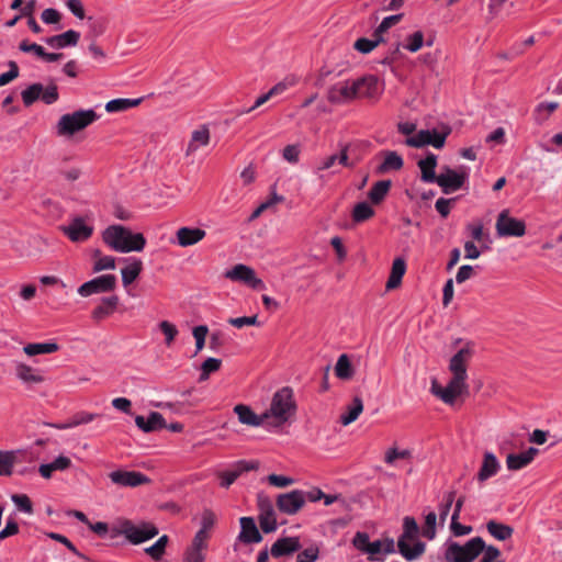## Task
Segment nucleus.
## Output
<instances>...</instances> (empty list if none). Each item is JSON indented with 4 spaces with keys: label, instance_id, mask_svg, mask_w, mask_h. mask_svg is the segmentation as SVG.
Returning <instances> with one entry per match:
<instances>
[{
    "label": "nucleus",
    "instance_id": "obj_20",
    "mask_svg": "<svg viewBox=\"0 0 562 562\" xmlns=\"http://www.w3.org/2000/svg\"><path fill=\"white\" fill-rule=\"evenodd\" d=\"M301 549V543L296 537H284L278 539L270 549L272 558L278 559L289 557Z\"/></svg>",
    "mask_w": 562,
    "mask_h": 562
},
{
    "label": "nucleus",
    "instance_id": "obj_64",
    "mask_svg": "<svg viewBox=\"0 0 562 562\" xmlns=\"http://www.w3.org/2000/svg\"><path fill=\"white\" fill-rule=\"evenodd\" d=\"M318 558V549L315 547H310L297 555V562H315Z\"/></svg>",
    "mask_w": 562,
    "mask_h": 562
},
{
    "label": "nucleus",
    "instance_id": "obj_45",
    "mask_svg": "<svg viewBox=\"0 0 562 562\" xmlns=\"http://www.w3.org/2000/svg\"><path fill=\"white\" fill-rule=\"evenodd\" d=\"M139 103V99H114L105 104V110L109 113L123 112L138 105Z\"/></svg>",
    "mask_w": 562,
    "mask_h": 562
},
{
    "label": "nucleus",
    "instance_id": "obj_54",
    "mask_svg": "<svg viewBox=\"0 0 562 562\" xmlns=\"http://www.w3.org/2000/svg\"><path fill=\"white\" fill-rule=\"evenodd\" d=\"M436 521H437V515L434 512H430L427 514L425 518V524L422 528V535L431 540L435 538L436 535Z\"/></svg>",
    "mask_w": 562,
    "mask_h": 562
},
{
    "label": "nucleus",
    "instance_id": "obj_46",
    "mask_svg": "<svg viewBox=\"0 0 562 562\" xmlns=\"http://www.w3.org/2000/svg\"><path fill=\"white\" fill-rule=\"evenodd\" d=\"M335 374L341 380H349L353 375V369L347 355L339 356L335 366Z\"/></svg>",
    "mask_w": 562,
    "mask_h": 562
},
{
    "label": "nucleus",
    "instance_id": "obj_32",
    "mask_svg": "<svg viewBox=\"0 0 562 562\" xmlns=\"http://www.w3.org/2000/svg\"><path fill=\"white\" fill-rule=\"evenodd\" d=\"M80 38V33L74 30H68L63 34L54 35L45 40V42L54 48H64L67 46L77 45Z\"/></svg>",
    "mask_w": 562,
    "mask_h": 562
},
{
    "label": "nucleus",
    "instance_id": "obj_28",
    "mask_svg": "<svg viewBox=\"0 0 562 562\" xmlns=\"http://www.w3.org/2000/svg\"><path fill=\"white\" fill-rule=\"evenodd\" d=\"M394 552L395 543L391 538L370 542L369 547L367 548V553L369 554V560L371 561H382V559L379 557L380 554H390Z\"/></svg>",
    "mask_w": 562,
    "mask_h": 562
},
{
    "label": "nucleus",
    "instance_id": "obj_50",
    "mask_svg": "<svg viewBox=\"0 0 562 562\" xmlns=\"http://www.w3.org/2000/svg\"><path fill=\"white\" fill-rule=\"evenodd\" d=\"M222 361L216 358H207L201 366V374L199 378L200 382H204L209 379L211 373L220 370Z\"/></svg>",
    "mask_w": 562,
    "mask_h": 562
},
{
    "label": "nucleus",
    "instance_id": "obj_42",
    "mask_svg": "<svg viewBox=\"0 0 562 562\" xmlns=\"http://www.w3.org/2000/svg\"><path fill=\"white\" fill-rule=\"evenodd\" d=\"M363 411L362 400L358 396L353 397L350 405L347 406V413L340 416V423L348 426L356 422Z\"/></svg>",
    "mask_w": 562,
    "mask_h": 562
},
{
    "label": "nucleus",
    "instance_id": "obj_23",
    "mask_svg": "<svg viewBox=\"0 0 562 562\" xmlns=\"http://www.w3.org/2000/svg\"><path fill=\"white\" fill-rule=\"evenodd\" d=\"M177 241L178 245L181 247H189L198 244L201 241L205 235L206 232L199 227H180L177 233Z\"/></svg>",
    "mask_w": 562,
    "mask_h": 562
},
{
    "label": "nucleus",
    "instance_id": "obj_19",
    "mask_svg": "<svg viewBox=\"0 0 562 562\" xmlns=\"http://www.w3.org/2000/svg\"><path fill=\"white\" fill-rule=\"evenodd\" d=\"M355 93L352 81H344L329 88L327 99L330 103L341 104L353 100Z\"/></svg>",
    "mask_w": 562,
    "mask_h": 562
},
{
    "label": "nucleus",
    "instance_id": "obj_39",
    "mask_svg": "<svg viewBox=\"0 0 562 562\" xmlns=\"http://www.w3.org/2000/svg\"><path fill=\"white\" fill-rule=\"evenodd\" d=\"M16 376L26 384H38L44 382V378L35 369L25 364L18 363L15 367Z\"/></svg>",
    "mask_w": 562,
    "mask_h": 562
},
{
    "label": "nucleus",
    "instance_id": "obj_10",
    "mask_svg": "<svg viewBox=\"0 0 562 562\" xmlns=\"http://www.w3.org/2000/svg\"><path fill=\"white\" fill-rule=\"evenodd\" d=\"M116 288V277L113 274H103L78 288V294L87 297L92 294L111 292Z\"/></svg>",
    "mask_w": 562,
    "mask_h": 562
},
{
    "label": "nucleus",
    "instance_id": "obj_4",
    "mask_svg": "<svg viewBox=\"0 0 562 562\" xmlns=\"http://www.w3.org/2000/svg\"><path fill=\"white\" fill-rule=\"evenodd\" d=\"M99 119V115L91 109L78 110L60 116L57 123V134L59 136H72L85 130Z\"/></svg>",
    "mask_w": 562,
    "mask_h": 562
},
{
    "label": "nucleus",
    "instance_id": "obj_3",
    "mask_svg": "<svg viewBox=\"0 0 562 562\" xmlns=\"http://www.w3.org/2000/svg\"><path fill=\"white\" fill-rule=\"evenodd\" d=\"M419 527L413 517L406 516L403 522V533L397 541L400 553L408 561L419 558L425 552V543L417 541Z\"/></svg>",
    "mask_w": 562,
    "mask_h": 562
},
{
    "label": "nucleus",
    "instance_id": "obj_58",
    "mask_svg": "<svg viewBox=\"0 0 562 562\" xmlns=\"http://www.w3.org/2000/svg\"><path fill=\"white\" fill-rule=\"evenodd\" d=\"M423 44L424 34L417 31L407 37V44L404 47L412 53H416L423 47Z\"/></svg>",
    "mask_w": 562,
    "mask_h": 562
},
{
    "label": "nucleus",
    "instance_id": "obj_30",
    "mask_svg": "<svg viewBox=\"0 0 562 562\" xmlns=\"http://www.w3.org/2000/svg\"><path fill=\"white\" fill-rule=\"evenodd\" d=\"M255 469L254 465L248 464L245 461L237 462L232 470L218 473L221 479V486L228 488L241 473Z\"/></svg>",
    "mask_w": 562,
    "mask_h": 562
},
{
    "label": "nucleus",
    "instance_id": "obj_34",
    "mask_svg": "<svg viewBox=\"0 0 562 562\" xmlns=\"http://www.w3.org/2000/svg\"><path fill=\"white\" fill-rule=\"evenodd\" d=\"M467 231L470 233L473 241H477L482 250H490L492 239L488 233H484L483 224L481 222L471 223L467 225Z\"/></svg>",
    "mask_w": 562,
    "mask_h": 562
},
{
    "label": "nucleus",
    "instance_id": "obj_24",
    "mask_svg": "<svg viewBox=\"0 0 562 562\" xmlns=\"http://www.w3.org/2000/svg\"><path fill=\"white\" fill-rule=\"evenodd\" d=\"M501 469L499 461L493 452L486 451L483 456L482 465L476 474L480 483L487 481L496 475Z\"/></svg>",
    "mask_w": 562,
    "mask_h": 562
},
{
    "label": "nucleus",
    "instance_id": "obj_36",
    "mask_svg": "<svg viewBox=\"0 0 562 562\" xmlns=\"http://www.w3.org/2000/svg\"><path fill=\"white\" fill-rule=\"evenodd\" d=\"M459 372L464 373L468 369V362L475 355L476 344L472 340L463 341L459 338Z\"/></svg>",
    "mask_w": 562,
    "mask_h": 562
},
{
    "label": "nucleus",
    "instance_id": "obj_60",
    "mask_svg": "<svg viewBox=\"0 0 562 562\" xmlns=\"http://www.w3.org/2000/svg\"><path fill=\"white\" fill-rule=\"evenodd\" d=\"M468 373H459V405L471 396L470 384L467 382Z\"/></svg>",
    "mask_w": 562,
    "mask_h": 562
},
{
    "label": "nucleus",
    "instance_id": "obj_61",
    "mask_svg": "<svg viewBox=\"0 0 562 562\" xmlns=\"http://www.w3.org/2000/svg\"><path fill=\"white\" fill-rule=\"evenodd\" d=\"M228 324L236 328H243L244 326H256L259 325L258 317L256 315L254 316H243V317H236V318H229Z\"/></svg>",
    "mask_w": 562,
    "mask_h": 562
},
{
    "label": "nucleus",
    "instance_id": "obj_9",
    "mask_svg": "<svg viewBox=\"0 0 562 562\" xmlns=\"http://www.w3.org/2000/svg\"><path fill=\"white\" fill-rule=\"evenodd\" d=\"M306 503V495L304 491L293 490L288 493L278 495L276 506L279 512L285 515L297 514Z\"/></svg>",
    "mask_w": 562,
    "mask_h": 562
},
{
    "label": "nucleus",
    "instance_id": "obj_49",
    "mask_svg": "<svg viewBox=\"0 0 562 562\" xmlns=\"http://www.w3.org/2000/svg\"><path fill=\"white\" fill-rule=\"evenodd\" d=\"M435 182L443 189L445 193H450L457 189V171L448 170L447 175L441 173L437 176V180Z\"/></svg>",
    "mask_w": 562,
    "mask_h": 562
},
{
    "label": "nucleus",
    "instance_id": "obj_13",
    "mask_svg": "<svg viewBox=\"0 0 562 562\" xmlns=\"http://www.w3.org/2000/svg\"><path fill=\"white\" fill-rule=\"evenodd\" d=\"M446 133H439L436 130H422L415 135L407 137L405 144L417 148L426 145H431L435 148H442L446 143Z\"/></svg>",
    "mask_w": 562,
    "mask_h": 562
},
{
    "label": "nucleus",
    "instance_id": "obj_8",
    "mask_svg": "<svg viewBox=\"0 0 562 562\" xmlns=\"http://www.w3.org/2000/svg\"><path fill=\"white\" fill-rule=\"evenodd\" d=\"M495 228L501 237H521L526 234L525 221L512 217L508 210L498 214Z\"/></svg>",
    "mask_w": 562,
    "mask_h": 562
},
{
    "label": "nucleus",
    "instance_id": "obj_18",
    "mask_svg": "<svg viewBox=\"0 0 562 562\" xmlns=\"http://www.w3.org/2000/svg\"><path fill=\"white\" fill-rule=\"evenodd\" d=\"M486 547L481 537H474L464 544H459V562H473Z\"/></svg>",
    "mask_w": 562,
    "mask_h": 562
},
{
    "label": "nucleus",
    "instance_id": "obj_59",
    "mask_svg": "<svg viewBox=\"0 0 562 562\" xmlns=\"http://www.w3.org/2000/svg\"><path fill=\"white\" fill-rule=\"evenodd\" d=\"M379 45V41H372L370 38L361 37L358 38L353 48L362 54H369L371 53L376 46Z\"/></svg>",
    "mask_w": 562,
    "mask_h": 562
},
{
    "label": "nucleus",
    "instance_id": "obj_14",
    "mask_svg": "<svg viewBox=\"0 0 562 562\" xmlns=\"http://www.w3.org/2000/svg\"><path fill=\"white\" fill-rule=\"evenodd\" d=\"M111 482L122 487H136L147 484L150 480L137 471L116 470L109 473Z\"/></svg>",
    "mask_w": 562,
    "mask_h": 562
},
{
    "label": "nucleus",
    "instance_id": "obj_26",
    "mask_svg": "<svg viewBox=\"0 0 562 562\" xmlns=\"http://www.w3.org/2000/svg\"><path fill=\"white\" fill-rule=\"evenodd\" d=\"M135 424L144 432H153L167 427L164 416L158 412H151L147 418L137 415Z\"/></svg>",
    "mask_w": 562,
    "mask_h": 562
},
{
    "label": "nucleus",
    "instance_id": "obj_56",
    "mask_svg": "<svg viewBox=\"0 0 562 562\" xmlns=\"http://www.w3.org/2000/svg\"><path fill=\"white\" fill-rule=\"evenodd\" d=\"M207 333L209 328L205 325H199L193 328L192 335L195 339V353L200 352L204 348Z\"/></svg>",
    "mask_w": 562,
    "mask_h": 562
},
{
    "label": "nucleus",
    "instance_id": "obj_38",
    "mask_svg": "<svg viewBox=\"0 0 562 562\" xmlns=\"http://www.w3.org/2000/svg\"><path fill=\"white\" fill-rule=\"evenodd\" d=\"M128 265L121 270L124 286L133 283L143 270V262L139 259H125Z\"/></svg>",
    "mask_w": 562,
    "mask_h": 562
},
{
    "label": "nucleus",
    "instance_id": "obj_47",
    "mask_svg": "<svg viewBox=\"0 0 562 562\" xmlns=\"http://www.w3.org/2000/svg\"><path fill=\"white\" fill-rule=\"evenodd\" d=\"M374 215V210L367 203L360 202L355 205L352 211V220L356 223H362L370 220Z\"/></svg>",
    "mask_w": 562,
    "mask_h": 562
},
{
    "label": "nucleus",
    "instance_id": "obj_48",
    "mask_svg": "<svg viewBox=\"0 0 562 562\" xmlns=\"http://www.w3.org/2000/svg\"><path fill=\"white\" fill-rule=\"evenodd\" d=\"M168 541V536H161L153 546L147 547L145 549V553L148 554L155 561H159L165 554Z\"/></svg>",
    "mask_w": 562,
    "mask_h": 562
},
{
    "label": "nucleus",
    "instance_id": "obj_7",
    "mask_svg": "<svg viewBox=\"0 0 562 562\" xmlns=\"http://www.w3.org/2000/svg\"><path fill=\"white\" fill-rule=\"evenodd\" d=\"M449 369L452 376L447 386H442L437 379H432L430 392L443 403L454 405L457 402V353L451 357Z\"/></svg>",
    "mask_w": 562,
    "mask_h": 562
},
{
    "label": "nucleus",
    "instance_id": "obj_21",
    "mask_svg": "<svg viewBox=\"0 0 562 562\" xmlns=\"http://www.w3.org/2000/svg\"><path fill=\"white\" fill-rule=\"evenodd\" d=\"M240 522V532L238 535V540L243 543H259L262 541V536L260 535L254 518L251 517H241L239 519Z\"/></svg>",
    "mask_w": 562,
    "mask_h": 562
},
{
    "label": "nucleus",
    "instance_id": "obj_62",
    "mask_svg": "<svg viewBox=\"0 0 562 562\" xmlns=\"http://www.w3.org/2000/svg\"><path fill=\"white\" fill-rule=\"evenodd\" d=\"M482 554L480 562H503V560H501L502 553L495 546H487Z\"/></svg>",
    "mask_w": 562,
    "mask_h": 562
},
{
    "label": "nucleus",
    "instance_id": "obj_11",
    "mask_svg": "<svg viewBox=\"0 0 562 562\" xmlns=\"http://www.w3.org/2000/svg\"><path fill=\"white\" fill-rule=\"evenodd\" d=\"M257 506L259 510V524L263 532L269 533L277 529V518L272 502L270 498L260 493L257 497Z\"/></svg>",
    "mask_w": 562,
    "mask_h": 562
},
{
    "label": "nucleus",
    "instance_id": "obj_12",
    "mask_svg": "<svg viewBox=\"0 0 562 562\" xmlns=\"http://www.w3.org/2000/svg\"><path fill=\"white\" fill-rule=\"evenodd\" d=\"M225 278L243 282L255 290L265 289V283L256 277L255 270L246 265L238 263L225 272Z\"/></svg>",
    "mask_w": 562,
    "mask_h": 562
},
{
    "label": "nucleus",
    "instance_id": "obj_22",
    "mask_svg": "<svg viewBox=\"0 0 562 562\" xmlns=\"http://www.w3.org/2000/svg\"><path fill=\"white\" fill-rule=\"evenodd\" d=\"M539 450L535 447H529L525 452L521 453H509L506 458L507 469L510 471H518L530 464Z\"/></svg>",
    "mask_w": 562,
    "mask_h": 562
},
{
    "label": "nucleus",
    "instance_id": "obj_35",
    "mask_svg": "<svg viewBox=\"0 0 562 562\" xmlns=\"http://www.w3.org/2000/svg\"><path fill=\"white\" fill-rule=\"evenodd\" d=\"M406 272V262L403 258L394 259L390 277L386 282L387 290H394L402 283V279Z\"/></svg>",
    "mask_w": 562,
    "mask_h": 562
},
{
    "label": "nucleus",
    "instance_id": "obj_55",
    "mask_svg": "<svg viewBox=\"0 0 562 562\" xmlns=\"http://www.w3.org/2000/svg\"><path fill=\"white\" fill-rule=\"evenodd\" d=\"M9 70L0 75V87L7 86L20 75L19 66L14 60L8 61Z\"/></svg>",
    "mask_w": 562,
    "mask_h": 562
},
{
    "label": "nucleus",
    "instance_id": "obj_29",
    "mask_svg": "<svg viewBox=\"0 0 562 562\" xmlns=\"http://www.w3.org/2000/svg\"><path fill=\"white\" fill-rule=\"evenodd\" d=\"M234 412L238 416V420L247 426L258 427L266 422L263 414L257 415L249 406L244 404L236 405Z\"/></svg>",
    "mask_w": 562,
    "mask_h": 562
},
{
    "label": "nucleus",
    "instance_id": "obj_40",
    "mask_svg": "<svg viewBox=\"0 0 562 562\" xmlns=\"http://www.w3.org/2000/svg\"><path fill=\"white\" fill-rule=\"evenodd\" d=\"M392 187L391 180H380L376 181L370 191L368 192V198L373 204H380L385 196L387 195L390 189Z\"/></svg>",
    "mask_w": 562,
    "mask_h": 562
},
{
    "label": "nucleus",
    "instance_id": "obj_63",
    "mask_svg": "<svg viewBox=\"0 0 562 562\" xmlns=\"http://www.w3.org/2000/svg\"><path fill=\"white\" fill-rule=\"evenodd\" d=\"M98 417L97 414L88 413V412H79L75 414L70 419L72 428L77 427L79 425L88 424L92 420H94Z\"/></svg>",
    "mask_w": 562,
    "mask_h": 562
},
{
    "label": "nucleus",
    "instance_id": "obj_17",
    "mask_svg": "<svg viewBox=\"0 0 562 562\" xmlns=\"http://www.w3.org/2000/svg\"><path fill=\"white\" fill-rule=\"evenodd\" d=\"M207 540L209 539H204L203 531H196L191 544L187 548L184 552V562H204V552L207 549Z\"/></svg>",
    "mask_w": 562,
    "mask_h": 562
},
{
    "label": "nucleus",
    "instance_id": "obj_1",
    "mask_svg": "<svg viewBox=\"0 0 562 562\" xmlns=\"http://www.w3.org/2000/svg\"><path fill=\"white\" fill-rule=\"evenodd\" d=\"M103 241L117 252L142 251L146 239L140 233H132L122 225H111L102 234Z\"/></svg>",
    "mask_w": 562,
    "mask_h": 562
},
{
    "label": "nucleus",
    "instance_id": "obj_6",
    "mask_svg": "<svg viewBox=\"0 0 562 562\" xmlns=\"http://www.w3.org/2000/svg\"><path fill=\"white\" fill-rule=\"evenodd\" d=\"M120 532L133 544H138L158 535V529L150 522H140L138 525L131 520H124L121 524Z\"/></svg>",
    "mask_w": 562,
    "mask_h": 562
},
{
    "label": "nucleus",
    "instance_id": "obj_5",
    "mask_svg": "<svg viewBox=\"0 0 562 562\" xmlns=\"http://www.w3.org/2000/svg\"><path fill=\"white\" fill-rule=\"evenodd\" d=\"M21 98L25 106H31L36 101L42 100L45 104L55 103L58 98L57 85L52 82L44 87L42 83H32L21 92Z\"/></svg>",
    "mask_w": 562,
    "mask_h": 562
},
{
    "label": "nucleus",
    "instance_id": "obj_15",
    "mask_svg": "<svg viewBox=\"0 0 562 562\" xmlns=\"http://www.w3.org/2000/svg\"><path fill=\"white\" fill-rule=\"evenodd\" d=\"M64 234L74 243L88 240L93 234V227L86 224L82 217H75L67 226H63Z\"/></svg>",
    "mask_w": 562,
    "mask_h": 562
},
{
    "label": "nucleus",
    "instance_id": "obj_2",
    "mask_svg": "<svg viewBox=\"0 0 562 562\" xmlns=\"http://www.w3.org/2000/svg\"><path fill=\"white\" fill-rule=\"evenodd\" d=\"M296 413V403L291 387L284 386L277 391L271 400L270 408L263 413L266 420L273 419L274 426L289 422Z\"/></svg>",
    "mask_w": 562,
    "mask_h": 562
},
{
    "label": "nucleus",
    "instance_id": "obj_37",
    "mask_svg": "<svg viewBox=\"0 0 562 562\" xmlns=\"http://www.w3.org/2000/svg\"><path fill=\"white\" fill-rule=\"evenodd\" d=\"M117 304L119 297L116 295L103 297L101 303L92 311V318L99 322L110 316L116 310Z\"/></svg>",
    "mask_w": 562,
    "mask_h": 562
},
{
    "label": "nucleus",
    "instance_id": "obj_53",
    "mask_svg": "<svg viewBox=\"0 0 562 562\" xmlns=\"http://www.w3.org/2000/svg\"><path fill=\"white\" fill-rule=\"evenodd\" d=\"M158 326L161 333L165 335V344L167 346H171L179 333L178 328L176 327V325L168 321L160 322Z\"/></svg>",
    "mask_w": 562,
    "mask_h": 562
},
{
    "label": "nucleus",
    "instance_id": "obj_33",
    "mask_svg": "<svg viewBox=\"0 0 562 562\" xmlns=\"http://www.w3.org/2000/svg\"><path fill=\"white\" fill-rule=\"evenodd\" d=\"M71 467V460L68 457L59 456L53 462L41 464L38 472L42 477L48 480L55 471H66Z\"/></svg>",
    "mask_w": 562,
    "mask_h": 562
},
{
    "label": "nucleus",
    "instance_id": "obj_44",
    "mask_svg": "<svg viewBox=\"0 0 562 562\" xmlns=\"http://www.w3.org/2000/svg\"><path fill=\"white\" fill-rule=\"evenodd\" d=\"M59 349V346L56 342H37V344H29L24 347V352L27 356H37L43 353H53Z\"/></svg>",
    "mask_w": 562,
    "mask_h": 562
},
{
    "label": "nucleus",
    "instance_id": "obj_25",
    "mask_svg": "<svg viewBox=\"0 0 562 562\" xmlns=\"http://www.w3.org/2000/svg\"><path fill=\"white\" fill-rule=\"evenodd\" d=\"M383 161L376 167L378 175H384L390 171H398L403 168V158L394 150H383L380 153Z\"/></svg>",
    "mask_w": 562,
    "mask_h": 562
},
{
    "label": "nucleus",
    "instance_id": "obj_41",
    "mask_svg": "<svg viewBox=\"0 0 562 562\" xmlns=\"http://www.w3.org/2000/svg\"><path fill=\"white\" fill-rule=\"evenodd\" d=\"M486 529L492 537L499 541H505L509 539L514 533L513 527L503 522H498L496 520H490L486 524Z\"/></svg>",
    "mask_w": 562,
    "mask_h": 562
},
{
    "label": "nucleus",
    "instance_id": "obj_43",
    "mask_svg": "<svg viewBox=\"0 0 562 562\" xmlns=\"http://www.w3.org/2000/svg\"><path fill=\"white\" fill-rule=\"evenodd\" d=\"M18 460L16 451L0 450V475L10 476Z\"/></svg>",
    "mask_w": 562,
    "mask_h": 562
},
{
    "label": "nucleus",
    "instance_id": "obj_51",
    "mask_svg": "<svg viewBox=\"0 0 562 562\" xmlns=\"http://www.w3.org/2000/svg\"><path fill=\"white\" fill-rule=\"evenodd\" d=\"M216 522V515L211 509H204L201 518V528L198 531H203L204 539H210V532Z\"/></svg>",
    "mask_w": 562,
    "mask_h": 562
},
{
    "label": "nucleus",
    "instance_id": "obj_27",
    "mask_svg": "<svg viewBox=\"0 0 562 562\" xmlns=\"http://www.w3.org/2000/svg\"><path fill=\"white\" fill-rule=\"evenodd\" d=\"M211 134L206 125H201L199 128L191 133L190 142L186 149V156L193 155L200 147L210 144Z\"/></svg>",
    "mask_w": 562,
    "mask_h": 562
},
{
    "label": "nucleus",
    "instance_id": "obj_52",
    "mask_svg": "<svg viewBox=\"0 0 562 562\" xmlns=\"http://www.w3.org/2000/svg\"><path fill=\"white\" fill-rule=\"evenodd\" d=\"M95 257H99L93 265V272H100L103 270H113L115 269V258L112 256H100V251L97 250L94 254Z\"/></svg>",
    "mask_w": 562,
    "mask_h": 562
},
{
    "label": "nucleus",
    "instance_id": "obj_16",
    "mask_svg": "<svg viewBox=\"0 0 562 562\" xmlns=\"http://www.w3.org/2000/svg\"><path fill=\"white\" fill-rule=\"evenodd\" d=\"M356 98H375L381 88L375 76L369 75L352 81Z\"/></svg>",
    "mask_w": 562,
    "mask_h": 562
},
{
    "label": "nucleus",
    "instance_id": "obj_31",
    "mask_svg": "<svg viewBox=\"0 0 562 562\" xmlns=\"http://www.w3.org/2000/svg\"><path fill=\"white\" fill-rule=\"evenodd\" d=\"M418 167L420 169V179L426 183H435L437 180V176L435 172L437 166V157L436 155L429 153L426 158L420 159L418 161Z\"/></svg>",
    "mask_w": 562,
    "mask_h": 562
},
{
    "label": "nucleus",
    "instance_id": "obj_57",
    "mask_svg": "<svg viewBox=\"0 0 562 562\" xmlns=\"http://www.w3.org/2000/svg\"><path fill=\"white\" fill-rule=\"evenodd\" d=\"M12 502L19 508V510L24 512L26 514L33 513V506L30 497L25 494H13L11 496Z\"/></svg>",
    "mask_w": 562,
    "mask_h": 562
}]
</instances>
